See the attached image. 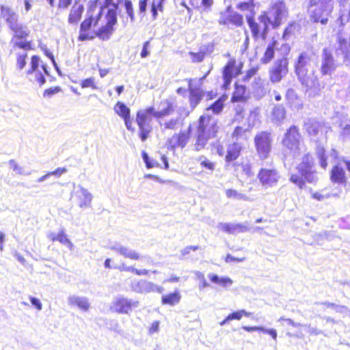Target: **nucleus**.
<instances>
[{"label":"nucleus","mask_w":350,"mask_h":350,"mask_svg":"<svg viewBox=\"0 0 350 350\" xmlns=\"http://www.w3.org/2000/svg\"><path fill=\"white\" fill-rule=\"evenodd\" d=\"M299 137L297 127L291 126L285 134L283 145L294 157L304 154L302 161L297 167L298 174H292L290 178L293 183L302 189L305 185V181L316 183L318 176L314 167L313 159L311 155L306 154V146L300 143Z\"/></svg>","instance_id":"f257e3e1"},{"label":"nucleus","mask_w":350,"mask_h":350,"mask_svg":"<svg viewBox=\"0 0 350 350\" xmlns=\"http://www.w3.org/2000/svg\"><path fill=\"white\" fill-rule=\"evenodd\" d=\"M174 111V103L172 99H163L161 100L158 110L153 107L139 110L137 113L136 122L139 127V136L142 142H145L152 130L151 125L152 118L162 119L170 116Z\"/></svg>","instance_id":"f03ea898"},{"label":"nucleus","mask_w":350,"mask_h":350,"mask_svg":"<svg viewBox=\"0 0 350 350\" xmlns=\"http://www.w3.org/2000/svg\"><path fill=\"white\" fill-rule=\"evenodd\" d=\"M286 12L285 4L282 1H278L271 6L267 14L259 17L260 25L254 21L252 15H246V18L254 38L256 39L258 38L260 29H262V38H265L269 25H271L273 27L280 25L282 18L286 15Z\"/></svg>","instance_id":"7ed1b4c3"},{"label":"nucleus","mask_w":350,"mask_h":350,"mask_svg":"<svg viewBox=\"0 0 350 350\" xmlns=\"http://www.w3.org/2000/svg\"><path fill=\"white\" fill-rule=\"evenodd\" d=\"M218 128L215 120L210 118L208 116H201L197 131L196 140L193 144V150L200 151L204 149L208 140L215 137Z\"/></svg>","instance_id":"20e7f679"},{"label":"nucleus","mask_w":350,"mask_h":350,"mask_svg":"<svg viewBox=\"0 0 350 350\" xmlns=\"http://www.w3.org/2000/svg\"><path fill=\"white\" fill-rule=\"evenodd\" d=\"M333 7L334 0H310L308 9L314 22L326 24Z\"/></svg>","instance_id":"39448f33"},{"label":"nucleus","mask_w":350,"mask_h":350,"mask_svg":"<svg viewBox=\"0 0 350 350\" xmlns=\"http://www.w3.org/2000/svg\"><path fill=\"white\" fill-rule=\"evenodd\" d=\"M272 137L270 133L262 131L257 133L254 137V144L257 154L262 160L266 159L271 152Z\"/></svg>","instance_id":"423d86ee"},{"label":"nucleus","mask_w":350,"mask_h":350,"mask_svg":"<svg viewBox=\"0 0 350 350\" xmlns=\"http://www.w3.org/2000/svg\"><path fill=\"white\" fill-rule=\"evenodd\" d=\"M338 66V63L334 58L332 49L324 48L321 54L320 68L322 75H331Z\"/></svg>","instance_id":"0eeeda50"},{"label":"nucleus","mask_w":350,"mask_h":350,"mask_svg":"<svg viewBox=\"0 0 350 350\" xmlns=\"http://www.w3.org/2000/svg\"><path fill=\"white\" fill-rule=\"evenodd\" d=\"M257 177L262 187L269 188L276 185L280 176L275 168H262Z\"/></svg>","instance_id":"6e6552de"},{"label":"nucleus","mask_w":350,"mask_h":350,"mask_svg":"<svg viewBox=\"0 0 350 350\" xmlns=\"http://www.w3.org/2000/svg\"><path fill=\"white\" fill-rule=\"evenodd\" d=\"M116 10V6L115 5H113V8L109 9L107 14L106 15V25L100 27L97 31V36L103 40L109 39V36L112 33L113 31V26L116 25L117 22Z\"/></svg>","instance_id":"1a4fd4ad"},{"label":"nucleus","mask_w":350,"mask_h":350,"mask_svg":"<svg viewBox=\"0 0 350 350\" xmlns=\"http://www.w3.org/2000/svg\"><path fill=\"white\" fill-rule=\"evenodd\" d=\"M139 302L128 299L124 297L118 296L114 299L111 308L115 312L120 314H129L132 308L138 307Z\"/></svg>","instance_id":"9d476101"},{"label":"nucleus","mask_w":350,"mask_h":350,"mask_svg":"<svg viewBox=\"0 0 350 350\" xmlns=\"http://www.w3.org/2000/svg\"><path fill=\"white\" fill-rule=\"evenodd\" d=\"M131 288L133 291L138 293H148L157 292L158 293L161 294L164 291L163 287L145 280L133 281L131 284Z\"/></svg>","instance_id":"9b49d317"},{"label":"nucleus","mask_w":350,"mask_h":350,"mask_svg":"<svg viewBox=\"0 0 350 350\" xmlns=\"http://www.w3.org/2000/svg\"><path fill=\"white\" fill-rule=\"evenodd\" d=\"M288 60L283 57L275 62L270 70V80L273 83H278L288 73Z\"/></svg>","instance_id":"f8f14e48"},{"label":"nucleus","mask_w":350,"mask_h":350,"mask_svg":"<svg viewBox=\"0 0 350 350\" xmlns=\"http://www.w3.org/2000/svg\"><path fill=\"white\" fill-rule=\"evenodd\" d=\"M190 136L191 127L189 126L187 130L173 135L168 140V146L172 150H175L177 148H183L189 142Z\"/></svg>","instance_id":"ddd939ff"},{"label":"nucleus","mask_w":350,"mask_h":350,"mask_svg":"<svg viewBox=\"0 0 350 350\" xmlns=\"http://www.w3.org/2000/svg\"><path fill=\"white\" fill-rule=\"evenodd\" d=\"M299 81L302 85L305 86L306 90H318L319 83L314 72L312 69L306 71L304 73L297 75Z\"/></svg>","instance_id":"4468645a"},{"label":"nucleus","mask_w":350,"mask_h":350,"mask_svg":"<svg viewBox=\"0 0 350 350\" xmlns=\"http://www.w3.org/2000/svg\"><path fill=\"white\" fill-rule=\"evenodd\" d=\"M110 249L126 258L137 260L141 258L140 254L137 251L118 243L111 245Z\"/></svg>","instance_id":"2eb2a0df"},{"label":"nucleus","mask_w":350,"mask_h":350,"mask_svg":"<svg viewBox=\"0 0 350 350\" xmlns=\"http://www.w3.org/2000/svg\"><path fill=\"white\" fill-rule=\"evenodd\" d=\"M78 190L75 192L77 198L78 205L81 208H87L91 206L92 194L85 188L79 185Z\"/></svg>","instance_id":"dca6fc26"},{"label":"nucleus","mask_w":350,"mask_h":350,"mask_svg":"<svg viewBox=\"0 0 350 350\" xmlns=\"http://www.w3.org/2000/svg\"><path fill=\"white\" fill-rule=\"evenodd\" d=\"M239 72L235 66V60L230 59L228 61L223 71V79L224 81L223 87L224 89H227L228 88L232 77L239 75Z\"/></svg>","instance_id":"f3484780"},{"label":"nucleus","mask_w":350,"mask_h":350,"mask_svg":"<svg viewBox=\"0 0 350 350\" xmlns=\"http://www.w3.org/2000/svg\"><path fill=\"white\" fill-rule=\"evenodd\" d=\"M217 228L220 230L229 234L244 232L249 230L247 224L239 223L220 222L218 224Z\"/></svg>","instance_id":"a211bd4d"},{"label":"nucleus","mask_w":350,"mask_h":350,"mask_svg":"<svg viewBox=\"0 0 350 350\" xmlns=\"http://www.w3.org/2000/svg\"><path fill=\"white\" fill-rule=\"evenodd\" d=\"M68 304L70 307H77L83 312H87L90 308V303L88 297L76 295L68 297Z\"/></svg>","instance_id":"6ab92c4d"},{"label":"nucleus","mask_w":350,"mask_h":350,"mask_svg":"<svg viewBox=\"0 0 350 350\" xmlns=\"http://www.w3.org/2000/svg\"><path fill=\"white\" fill-rule=\"evenodd\" d=\"M305 129L310 135L316 136L319 133H323V132L327 133L329 128L325 126V125L321 122H317L314 120L308 119L305 122Z\"/></svg>","instance_id":"aec40b11"},{"label":"nucleus","mask_w":350,"mask_h":350,"mask_svg":"<svg viewBox=\"0 0 350 350\" xmlns=\"http://www.w3.org/2000/svg\"><path fill=\"white\" fill-rule=\"evenodd\" d=\"M158 120V123L162 131H165L166 130H176L183 124V119L180 116L172 117L171 118H163Z\"/></svg>","instance_id":"412c9836"},{"label":"nucleus","mask_w":350,"mask_h":350,"mask_svg":"<svg viewBox=\"0 0 350 350\" xmlns=\"http://www.w3.org/2000/svg\"><path fill=\"white\" fill-rule=\"evenodd\" d=\"M49 75L46 66L42 64L40 66V69L33 72H27V75L29 79L33 83H38L40 86L45 83L44 75Z\"/></svg>","instance_id":"4be33fe9"},{"label":"nucleus","mask_w":350,"mask_h":350,"mask_svg":"<svg viewBox=\"0 0 350 350\" xmlns=\"http://www.w3.org/2000/svg\"><path fill=\"white\" fill-rule=\"evenodd\" d=\"M1 15L8 24L10 28L18 23V15L15 11L8 6H1Z\"/></svg>","instance_id":"5701e85b"},{"label":"nucleus","mask_w":350,"mask_h":350,"mask_svg":"<svg viewBox=\"0 0 350 350\" xmlns=\"http://www.w3.org/2000/svg\"><path fill=\"white\" fill-rule=\"evenodd\" d=\"M330 179L332 182L337 184H345L347 182L345 172L339 164L335 165L332 167Z\"/></svg>","instance_id":"b1692460"},{"label":"nucleus","mask_w":350,"mask_h":350,"mask_svg":"<svg viewBox=\"0 0 350 350\" xmlns=\"http://www.w3.org/2000/svg\"><path fill=\"white\" fill-rule=\"evenodd\" d=\"M310 57L306 53H302L299 55L295 65V71L297 75L310 70Z\"/></svg>","instance_id":"393cba45"},{"label":"nucleus","mask_w":350,"mask_h":350,"mask_svg":"<svg viewBox=\"0 0 350 350\" xmlns=\"http://www.w3.org/2000/svg\"><path fill=\"white\" fill-rule=\"evenodd\" d=\"M83 10V5L75 3L69 14L68 23L70 24H77L81 18Z\"/></svg>","instance_id":"a878e982"},{"label":"nucleus","mask_w":350,"mask_h":350,"mask_svg":"<svg viewBox=\"0 0 350 350\" xmlns=\"http://www.w3.org/2000/svg\"><path fill=\"white\" fill-rule=\"evenodd\" d=\"M94 21V20L92 18V17L90 16L82 22L80 27V34L79 36V40L83 41L92 38V36H90L89 30L90 29Z\"/></svg>","instance_id":"bb28decb"},{"label":"nucleus","mask_w":350,"mask_h":350,"mask_svg":"<svg viewBox=\"0 0 350 350\" xmlns=\"http://www.w3.org/2000/svg\"><path fill=\"white\" fill-rule=\"evenodd\" d=\"M317 155L321 167L323 169H326L327 166V161L328 159V157L330 156L333 158H336L337 157V152L336 150H332L329 154H327L324 148L318 147L317 149Z\"/></svg>","instance_id":"cd10ccee"},{"label":"nucleus","mask_w":350,"mask_h":350,"mask_svg":"<svg viewBox=\"0 0 350 350\" xmlns=\"http://www.w3.org/2000/svg\"><path fill=\"white\" fill-rule=\"evenodd\" d=\"M181 299L180 292L176 290L173 293L163 295L161 297V303L163 305H170L171 306L178 304Z\"/></svg>","instance_id":"c85d7f7f"},{"label":"nucleus","mask_w":350,"mask_h":350,"mask_svg":"<svg viewBox=\"0 0 350 350\" xmlns=\"http://www.w3.org/2000/svg\"><path fill=\"white\" fill-rule=\"evenodd\" d=\"M241 150V146L239 143H233L229 145L227 149L226 161L229 163L237 159L240 154Z\"/></svg>","instance_id":"c756f323"},{"label":"nucleus","mask_w":350,"mask_h":350,"mask_svg":"<svg viewBox=\"0 0 350 350\" xmlns=\"http://www.w3.org/2000/svg\"><path fill=\"white\" fill-rule=\"evenodd\" d=\"M279 45V42L275 40H273L271 42L268 44L264 56L261 59V61L264 64H267L272 60L274 57L275 50L278 49Z\"/></svg>","instance_id":"7c9ffc66"},{"label":"nucleus","mask_w":350,"mask_h":350,"mask_svg":"<svg viewBox=\"0 0 350 350\" xmlns=\"http://www.w3.org/2000/svg\"><path fill=\"white\" fill-rule=\"evenodd\" d=\"M208 277L212 282L217 284L224 288L229 287L233 283V281L228 277H219L214 273H209Z\"/></svg>","instance_id":"2f4dec72"},{"label":"nucleus","mask_w":350,"mask_h":350,"mask_svg":"<svg viewBox=\"0 0 350 350\" xmlns=\"http://www.w3.org/2000/svg\"><path fill=\"white\" fill-rule=\"evenodd\" d=\"M246 88L243 85L236 84L235 90L231 98L233 103L244 101L246 98Z\"/></svg>","instance_id":"473e14b6"},{"label":"nucleus","mask_w":350,"mask_h":350,"mask_svg":"<svg viewBox=\"0 0 350 350\" xmlns=\"http://www.w3.org/2000/svg\"><path fill=\"white\" fill-rule=\"evenodd\" d=\"M220 23L224 25L232 24L236 26H241L243 23V17L237 13H232L227 16L225 19H220Z\"/></svg>","instance_id":"72a5a7b5"},{"label":"nucleus","mask_w":350,"mask_h":350,"mask_svg":"<svg viewBox=\"0 0 350 350\" xmlns=\"http://www.w3.org/2000/svg\"><path fill=\"white\" fill-rule=\"evenodd\" d=\"M116 113L123 119L130 117L131 111L123 103L118 102L114 106Z\"/></svg>","instance_id":"f704fd0d"},{"label":"nucleus","mask_w":350,"mask_h":350,"mask_svg":"<svg viewBox=\"0 0 350 350\" xmlns=\"http://www.w3.org/2000/svg\"><path fill=\"white\" fill-rule=\"evenodd\" d=\"M189 101L191 106L192 108H195L203 97L202 90L192 89L191 92H189Z\"/></svg>","instance_id":"c9c22d12"},{"label":"nucleus","mask_w":350,"mask_h":350,"mask_svg":"<svg viewBox=\"0 0 350 350\" xmlns=\"http://www.w3.org/2000/svg\"><path fill=\"white\" fill-rule=\"evenodd\" d=\"M10 29L14 32V37L17 38H24L29 33L25 28L18 23L11 27Z\"/></svg>","instance_id":"e433bc0d"},{"label":"nucleus","mask_w":350,"mask_h":350,"mask_svg":"<svg viewBox=\"0 0 350 350\" xmlns=\"http://www.w3.org/2000/svg\"><path fill=\"white\" fill-rule=\"evenodd\" d=\"M225 100L226 98L224 97L219 98L209 107H208L206 111L212 110L215 114L219 113L224 108Z\"/></svg>","instance_id":"4c0bfd02"},{"label":"nucleus","mask_w":350,"mask_h":350,"mask_svg":"<svg viewBox=\"0 0 350 350\" xmlns=\"http://www.w3.org/2000/svg\"><path fill=\"white\" fill-rule=\"evenodd\" d=\"M341 131L340 136L343 140L350 138V124L347 121H341L339 125Z\"/></svg>","instance_id":"58836bf2"},{"label":"nucleus","mask_w":350,"mask_h":350,"mask_svg":"<svg viewBox=\"0 0 350 350\" xmlns=\"http://www.w3.org/2000/svg\"><path fill=\"white\" fill-rule=\"evenodd\" d=\"M202 167H204L211 172H213L215 168V163L208 160L204 156H200L197 159Z\"/></svg>","instance_id":"ea45409f"},{"label":"nucleus","mask_w":350,"mask_h":350,"mask_svg":"<svg viewBox=\"0 0 350 350\" xmlns=\"http://www.w3.org/2000/svg\"><path fill=\"white\" fill-rule=\"evenodd\" d=\"M210 71H208L205 75L200 79H194L189 80V90L191 92L192 89H196V90H202L201 86L202 84L203 80L206 77Z\"/></svg>","instance_id":"a19ab883"},{"label":"nucleus","mask_w":350,"mask_h":350,"mask_svg":"<svg viewBox=\"0 0 350 350\" xmlns=\"http://www.w3.org/2000/svg\"><path fill=\"white\" fill-rule=\"evenodd\" d=\"M285 109L282 105H277L273 109V117L278 122L282 121L285 118Z\"/></svg>","instance_id":"79ce46f5"},{"label":"nucleus","mask_w":350,"mask_h":350,"mask_svg":"<svg viewBox=\"0 0 350 350\" xmlns=\"http://www.w3.org/2000/svg\"><path fill=\"white\" fill-rule=\"evenodd\" d=\"M164 1L165 0H152L150 11L154 19L157 18L158 11H162Z\"/></svg>","instance_id":"37998d69"},{"label":"nucleus","mask_w":350,"mask_h":350,"mask_svg":"<svg viewBox=\"0 0 350 350\" xmlns=\"http://www.w3.org/2000/svg\"><path fill=\"white\" fill-rule=\"evenodd\" d=\"M237 8L241 10H246L249 11L250 14L248 15H252L253 16L254 5L253 3V0H247V1L240 2L237 5Z\"/></svg>","instance_id":"c03bdc74"},{"label":"nucleus","mask_w":350,"mask_h":350,"mask_svg":"<svg viewBox=\"0 0 350 350\" xmlns=\"http://www.w3.org/2000/svg\"><path fill=\"white\" fill-rule=\"evenodd\" d=\"M9 164L10 167L16 174L24 176H28L30 174V172L25 170V169L23 167L18 165L14 160H10Z\"/></svg>","instance_id":"a18cd8bd"},{"label":"nucleus","mask_w":350,"mask_h":350,"mask_svg":"<svg viewBox=\"0 0 350 350\" xmlns=\"http://www.w3.org/2000/svg\"><path fill=\"white\" fill-rule=\"evenodd\" d=\"M57 241L60 242L62 244L66 245L70 249H72L73 245L70 242V241L68 239L66 234L64 233V231L62 230L58 234H57Z\"/></svg>","instance_id":"49530a36"},{"label":"nucleus","mask_w":350,"mask_h":350,"mask_svg":"<svg viewBox=\"0 0 350 350\" xmlns=\"http://www.w3.org/2000/svg\"><path fill=\"white\" fill-rule=\"evenodd\" d=\"M226 195L229 198L235 200H242L245 198V196L237 191L232 189H227L226 191Z\"/></svg>","instance_id":"de8ad7c7"},{"label":"nucleus","mask_w":350,"mask_h":350,"mask_svg":"<svg viewBox=\"0 0 350 350\" xmlns=\"http://www.w3.org/2000/svg\"><path fill=\"white\" fill-rule=\"evenodd\" d=\"M27 55L26 52L17 54L16 66L19 70H22L26 65V57Z\"/></svg>","instance_id":"09e8293b"},{"label":"nucleus","mask_w":350,"mask_h":350,"mask_svg":"<svg viewBox=\"0 0 350 350\" xmlns=\"http://www.w3.org/2000/svg\"><path fill=\"white\" fill-rule=\"evenodd\" d=\"M321 304L325 306L327 308H332L337 312L346 313L347 312V308L344 306H339L329 302H325Z\"/></svg>","instance_id":"8fccbe9b"},{"label":"nucleus","mask_w":350,"mask_h":350,"mask_svg":"<svg viewBox=\"0 0 350 350\" xmlns=\"http://www.w3.org/2000/svg\"><path fill=\"white\" fill-rule=\"evenodd\" d=\"M250 314V313L246 312L245 310H241L229 314L228 316V319H230V321L234 319L240 320L243 315L248 317Z\"/></svg>","instance_id":"3c124183"},{"label":"nucleus","mask_w":350,"mask_h":350,"mask_svg":"<svg viewBox=\"0 0 350 350\" xmlns=\"http://www.w3.org/2000/svg\"><path fill=\"white\" fill-rule=\"evenodd\" d=\"M40 59L39 57L33 55L31 59L30 68L28 70L27 72H33L37 70H40Z\"/></svg>","instance_id":"603ef678"},{"label":"nucleus","mask_w":350,"mask_h":350,"mask_svg":"<svg viewBox=\"0 0 350 350\" xmlns=\"http://www.w3.org/2000/svg\"><path fill=\"white\" fill-rule=\"evenodd\" d=\"M259 120V111L258 109H255L254 110L252 111L249 117L248 120L250 124L252 126H254L256 124V122H258Z\"/></svg>","instance_id":"864d4df0"},{"label":"nucleus","mask_w":350,"mask_h":350,"mask_svg":"<svg viewBox=\"0 0 350 350\" xmlns=\"http://www.w3.org/2000/svg\"><path fill=\"white\" fill-rule=\"evenodd\" d=\"M124 5H125L126 14L130 17L131 21L132 22H133L135 21V17H134L133 8L131 1H129V0H126L125 3H124Z\"/></svg>","instance_id":"5fc2aeb1"},{"label":"nucleus","mask_w":350,"mask_h":350,"mask_svg":"<svg viewBox=\"0 0 350 350\" xmlns=\"http://www.w3.org/2000/svg\"><path fill=\"white\" fill-rule=\"evenodd\" d=\"M81 85L83 88H91L92 89H97V86L94 83V79L92 77L82 81Z\"/></svg>","instance_id":"6e6d98bb"},{"label":"nucleus","mask_w":350,"mask_h":350,"mask_svg":"<svg viewBox=\"0 0 350 350\" xmlns=\"http://www.w3.org/2000/svg\"><path fill=\"white\" fill-rule=\"evenodd\" d=\"M212 146H213V148H212L213 151H215L220 156H223L224 154V153H225L224 148L223 145L221 144V143L219 141L216 142L215 144H213Z\"/></svg>","instance_id":"4d7b16f0"},{"label":"nucleus","mask_w":350,"mask_h":350,"mask_svg":"<svg viewBox=\"0 0 350 350\" xmlns=\"http://www.w3.org/2000/svg\"><path fill=\"white\" fill-rule=\"evenodd\" d=\"M190 55L193 62H200L204 58V53L202 52L190 53Z\"/></svg>","instance_id":"13d9d810"},{"label":"nucleus","mask_w":350,"mask_h":350,"mask_svg":"<svg viewBox=\"0 0 350 350\" xmlns=\"http://www.w3.org/2000/svg\"><path fill=\"white\" fill-rule=\"evenodd\" d=\"M148 0H139V14L144 16L146 10Z\"/></svg>","instance_id":"bf43d9fd"},{"label":"nucleus","mask_w":350,"mask_h":350,"mask_svg":"<svg viewBox=\"0 0 350 350\" xmlns=\"http://www.w3.org/2000/svg\"><path fill=\"white\" fill-rule=\"evenodd\" d=\"M31 304L39 311L42 309V304L39 299L33 297H29Z\"/></svg>","instance_id":"052dcab7"},{"label":"nucleus","mask_w":350,"mask_h":350,"mask_svg":"<svg viewBox=\"0 0 350 350\" xmlns=\"http://www.w3.org/2000/svg\"><path fill=\"white\" fill-rule=\"evenodd\" d=\"M12 42H14V46H17L20 49H29L30 47L29 42L25 41H14L13 39Z\"/></svg>","instance_id":"680f3d73"},{"label":"nucleus","mask_w":350,"mask_h":350,"mask_svg":"<svg viewBox=\"0 0 350 350\" xmlns=\"http://www.w3.org/2000/svg\"><path fill=\"white\" fill-rule=\"evenodd\" d=\"M67 169L65 167H58L55 171L49 172L50 176H60L62 174L66 173Z\"/></svg>","instance_id":"e2e57ef3"},{"label":"nucleus","mask_w":350,"mask_h":350,"mask_svg":"<svg viewBox=\"0 0 350 350\" xmlns=\"http://www.w3.org/2000/svg\"><path fill=\"white\" fill-rule=\"evenodd\" d=\"M150 45V42L149 41H146L144 44V46H143V49H142V51L141 52V57L142 58H145L148 55H149V51H148V48Z\"/></svg>","instance_id":"0e129e2a"},{"label":"nucleus","mask_w":350,"mask_h":350,"mask_svg":"<svg viewBox=\"0 0 350 350\" xmlns=\"http://www.w3.org/2000/svg\"><path fill=\"white\" fill-rule=\"evenodd\" d=\"M159 321H154L150 329H149V333L150 334H152L154 333H156L159 331Z\"/></svg>","instance_id":"69168bd1"},{"label":"nucleus","mask_w":350,"mask_h":350,"mask_svg":"<svg viewBox=\"0 0 350 350\" xmlns=\"http://www.w3.org/2000/svg\"><path fill=\"white\" fill-rule=\"evenodd\" d=\"M262 332L264 333L269 334L274 340L277 338V332L273 329H266L262 327Z\"/></svg>","instance_id":"338daca9"},{"label":"nucleus","mask_w":350,"mask_h":350,"mask_svg":"<svg viewBox=\"0 0 350 350\" xmlns=\"http://www.w3.org/2000/svg\"><path fill=\"white\" fill-rule=\"evenodd\" d=\"M142 158L148 168H152L154 165L149 161L148 155L146 152H142Z\"/></svg>","instance_id":"774afa93"}]
</instances>
